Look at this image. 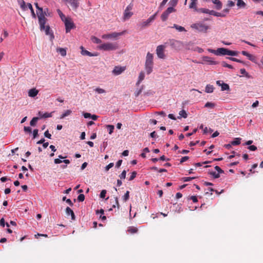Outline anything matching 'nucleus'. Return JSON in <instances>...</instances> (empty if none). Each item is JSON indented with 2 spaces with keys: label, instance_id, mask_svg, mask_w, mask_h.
<instances>
[{
  "label": "nucleus",
  "instance_id": "obj_2",
  "mask_svg": "<svg viewBox=\"0 0 263 263\" xmlns=\"http://www.w3.org/2000/svg\"><path fill=\"white\" fill-rule=\"evenodd\" d=\"M157 14V12L155 13L154 14L151 16L147 20H143L141 22H139L137 24V28L142 30L145 28L146 27H148L151 25V24L153 22V21L155 20L156 16Z\"/></svg>",
  "mask_w": 263,
  "mask_h": 263
},
{
  "label": "nucleus",
  "instance_id": "obj_1",
  "mask_svg": "<svg viewBox=\"0 0 263 263\" xmlns=\"http://www.w3.org/2000/svg\"><path fill=\"white\" fill-rule=\"evenodd\" d=\"M37 16L40 25V29H44L45 25L47 21V19L46 16H50V12H49V9L48 8H46L43 10V9L42 13L41 12L40 13H37Z\"/></svg>",
  "mask_w": 263,
  "mask_h": 263
},
{
  "label": "nucleus",
  "instance_id": "obj_32",
  "mask_svg": "<svg viewBox=\"0 0 263 263\" xmlns=\"http://www.w3.org/2000/svg\"><path fill=\"white\" fill-rule=\"evenodd\" d=\"M39 119L38 117H33L30 122V125L32 126H35Z\"/></svg>",
  "mask_w": 263,
  "mask_h": 263
},
{
  "label": "nucleus",
  "instance_id": "obj_8",
  "mask_svg": "<svg viewBox=\"0 0 263 263\" xmlns=\"http://www.w3.org/2000/svg\"><path fill=\"white\" fill-rule=\"evenodd\" d=\"M133 9V5L131 4L128 5L124 10L123 20L125 21L128 19L133 15V13L131 11Z\"/></svg>",
  "mask_w": 263,
  "mask_h": 263
},
{
  "label": "nucleus",
  "instance_id": "obj_26",
  "mask_svg": "<svg viewBox=\"0 0 263 263\" xmlns=\"http://www.w3.org/2000/svg\"><path fill=\"white\" fill-rule=\"evenodd\" d=\"M28 8L30 10L31 15L33 18H36V14L34 11V10L33 9L32 6L30 3H27V6Z\"/></svg>",
  "mask_w": 263,
  "mask_h": 263
},
{
  "label": "nucleus",
  "instance_id": "obj_61",
  "mask_svg": "<svg viewBox=\"0 0 263 263\" xmlns=\"http://www.w3.org/2000/svg\"><path fill=\"white\" fill-rule=\"evenodd\" d=\"M248 148L251 151H255L257 149V147L253 145L249 146Z\"/></svg>",
  "mask_w": 263,
  "mask_h": 263
},
{
  "label": "nucleus",
  "instance_id": "obj_22",
  "mask_svg": "<svg viewBox=\"0 0 263 263\" xmlns=\"http://www.w3.org/2000/svg\"><path fill=\"white\" fill-rule=\"evenodd\" d=\"M212 2L216 5V8L217 10H220L222 8V3L219 0H212Z\"/></svg>",
  "mask_w": 263,
  "mask_h": 263
},
{
  "label": "nucleus",
  "instance_id": "obj_6",
  "mask_svg": "<svg viewBox=\"0 0 263 263\" xmlns=\"http://www.w3.org/2000/svg\"><path fill=\"white\" fill-rule=\"evenodd\" d=\"M191 27L194 29L197 30L199 32L205 33L207 30L210 28L208 25H206L204 23L200 22L191 25Z\"/></svg>",
  "mask_w": 263,
  "mask_h": 263
},
{
  "label": "nucleus",
  "instance_id": "obj_24",
  "mask_svg": "<svg viewBox=\"0 0 263 263\" xmlns=\"http://www.w3.org/2000/svg\"><path fill=\"white\" fill-rule=\"evenodd\" d=\"M71 112H72V111L71 110H69V109L66 110V111H65L64 112H63L60 116V119H63L65 118L66 117L70 115L71 114Z\"/></svg>",
  "mask_w": 263,
  "mask_h": 263
},
{
  "label": "nucleus",
  "instance_id": "obj_30",
  "mask_svg": "<svg viewBox=\"0 0 263 263\" xmlns=\"http://www.w3.org/2000/svg\"><path fill=\"white\" fill-rule=\"evenodd\" d=\"M91 40L93 43L96 44H101L102 43V41L100 39L95 36H91Z\"/></svg>",
  "mask_w": 263,
  "mask_h": 263
},
{
  "label": "nucleus",
  "instance_id": "obj_18",
  "mask_svg": "<svg viewBox=\"0 0 263 263\" xmlns=\"http://www.w3.org/2000/svg\"><path fill=\"white\" fill-rule=\"evenodd\" d=\"M145 74L143 71H141L139 73L138 81L136 83V85L138 86L141 82L144 79Z\"/></svg>",
  "mask_w": 263,
  "mask_h": 263
},
{
  "label": "nucleus",
  "instance_id": "obj_48",
  "mask_svg": "<svg viewBox=\"0 0 263 263\" xmlns=\"http://www.w3.org/2000/svg\"><path fill=\"white\" fill-rule=\"evenodd\" d=\"M227 59H229L232 61H234V62H236L240 63H243V62L242 61H241L240 60L237 59L236 58H235L227 57Z\"/></svg>",
  "mask_w": 263,
  "mask_h": 263
},
{
  "label": "nucleus",
  "instance_id": "obj_9",
  "mask_svg": "<svg viewBox=\"0 0 263 263\" xmlns=\"http://www.w3.org/2000/svg\"><path fill=\"white\" fill-rule=\"evenodd\" d=\"M176 11V10L174 8H173L172 7H169L168 8H167V9L164 11L163 12V13L161 14V18L162 20V21H165L169 15L173 13V12H175Z\"/></svg>",
  "mask_w": 263,
  "mask_h": 263
},
{
  "label": "nucleus",
  "instance_id": "obj_31",
  "mask_svg": "<svg viewBox=\"0 0 263 263\" xmlns=\"http://www.w3.org/2000/svg\"><path fill=\"white\" fill-rule=\"evenodd\" d=\"M179 115L180 116V117H178V118H186L187 117V114L186 113V112L185 111V110H181L179 111Z\"/></svg>",
  "mask_w": 263,
  "mask_h": 263
},
{
  "label": "nucleus",
  "instance_id": "obj_28",
  "mask_svg": "<svg viewBox=\"0 0 263 263\" xmlns=\"http://www.w3.org/2000/svg\"><path fill=\"white\" fill-rule=\"evenodd\" d=\"M17 2L19 4L21 9L23 10H25L26 9V6L25 2L24 0H17Z\"/></svg>",
  "mask_w": 263,
  "mask_h": 263
},
{
  "label": "nucleus",
  "instance_id": "obj_36",
  "mask_svg": "<svg viewBox=\"0 0 263 263\" xmlns=\"http://www.w3.org/2000/svg\"><path fill=\"white\" fill-rule=\"evenodd\" d=\"M211 10L205 8H199L198 9L197 12L199 13H207L210 14Z\"/></svg>",
  "mask_w": 263,
  "mask_h": 263
},
{
  "label": "nucleus",
  "instance_id": "obj_17",
  "mask_svg": "<svg viewBox=\"0 0 263 263\" xmlns=\"http://www.w3.org/2000/svg\"><path fill=\"white\" fill-rule=\"evenodd\" d=\"M39 93V91L35 88H32L28 91V96L30 97H35Z\"/></svg>",
  "mask_w": 263,
  "mask_h": 263
},
{
  "label": "nucleus",
  "instance_id": "obj_25",
  "mask_svg": "<svg viewBox=\"0 0 263 263\" xmlns=\"http://www.w3.org/2000/svg\"><path fill=\"white\" fill-rule=\"evenodd\" d=\"M172 27L175 28L179 32L186 31L185 29L183 27L178 25L177 24H174L173 26Z\"/></svg>",
  "mask_w": 263,
  "mask_h": 263
},
{
  "label": "nucleus",
  "instance_id": "obj_43",
  "mask_svg": "<svg viewBox=\"0 0 263 263\" xmlns=\"http://www.w3.org/2000/svg\"><path fill=\"white\" fill-rule=\"evenodd\" d=\"M128 231L132 234H134L138 231V229L136 228L130 227L128 228Z\"/></svg>",
  "mask_w": 263,
  "mask_h": 263
},
{
  "label": "nucleus",
  "instance_id": "obj_10",
  "mask_svg": "<svg viewBox=\"0 0 263 263\" xmlns=\"http://www.w3.org/2000/svg\"><path fill=\"white\" fill-rule=\"evenodd\" d=\"M65 26L66 32L68 33L72 29L75 28V25L71 19L67 18L64 21H63Z\"/></svg>",
  "mask_w": 263,
  "mask_h": 263
},
{
  "label": "nucleus",
  "instance_id": "obj_59",
  "mask_svg": "<svg viewBox=\"0 0 263 263\" xmlns=\"http://www.w3.org/2000/svg\"><path fill=\"white\" fill-rule=\"evenodd\" d=\"M168 0H163L161 3L160 6L159 7V10H160L162 9V7L166 4Z\"/></svg>",
  "mask_w": 263,
  "mask_h": 263
},
{
  "label": "nucleus",
  "instance_id": "obj_46",
  "mask_svg": "<svg viewBox=\"0 0 263 263\" xmlns=\"http://www.w3.org/2000/svg\"><path fill=\"white\" fill-rule=\"evenodd\" d=\"M24 130L26 133L31 134L32 133V129L29 126H24Z\"/></svg>",
  "mask_w": 263,
  "mask_h": 263
},
{
  "label": "nucleus",
  "instance_id": "obj_38",
  "mask_svg": "<svg viewBox=\"0 0 263 263\" xmlns=\"http://www.w3.org/2000/svg\"><path fill=\"white\" fill-rule=\"evenodd\" d=\"M106 127L108 130L109 134L111 135L114 132L115 128L114 126L112 125H107Z\"/></svg>",
  "mask_w": 263,
  "mask_h": 263
},
{
  "label": "nucleus",
  "instance_id": "obj_29",
  "mask_svg": "<svg viewBox=\"0 0 263 263\" xmlns=\"http://www.w3.org/2000/svg\"><path fill=\"white\" fill-rule=\"evenodd\" d=\"M50 26L49 25H47L46 26L45 25V28L44 29H40L41 31H45V34L46 35H49L51 32H50Z\"/></svg>",
  "mask_w": 263,
  "mask_h": 263
},
{
  "label": "nucleus",
  "instance_id": "obj_12",
  "mask_svg": "<svg viewBox=\"0 0 263 263\" xmlns=\"http://www.w3.org/2000/svg\"><path fill=\"white\" fill-rule=\"evenodd\" d=\"M164 46L161 45L157 46L156 49V53L160 59H164L165 54L164 53Z\"/></svg>",
  "mask_w": 263,
  "mask_h": 263
},
{
  "label": "nucleus",
  "instance_id": "obj_45",
  "mask_svg": "<svg viewBox=\"0 0 263 263\" xmlns=\"http://www.w3.org/2000/svg\"><path fill=\"white\" fill-rule=\"evenodd\" d=\"M129 197V192L127 191H126L125 194L123 196V199L125 202H126L127 200H128Z\"/></svg>",
  "mask_w": 263,
  "mask_h": 263
},
{
  "label": "nucleus",
  "instance_id": "obj_13",
  "mask_svg": "<svg viewBox=\"0 0 263 263\" xmlns=\"http://www.w3.org/2000/svg\"><path fill=\"white\" fill-rule=\"evenodd\" d=\"M125 70V67L115 66L112 73L115 76H118L121 74Z\"/></svg>",
  "mask_w": 263,
  "mask_h": 263
},
{
  "label": "nucleus",
  "instance_id": "obj_27",
  "mask_svg": "<svg viewBox=\"0 0 263 263\" xmlns=\"http://www.w3.org/2000/svg\"><path fill=\"white\" fill-rule=\"evenodd\" d=\"M237 6L239 8H245L246 6V4L242 0H237Z\"/></svg>",
  "mask_w": 263,
  "mask_h": 263
},
{
  "label": "nucleus",
  "instance_id": "obj_64",
  "mask_svg": "<svg viewBox=\"0 0 263 263\" xmlns=\"http://www.w3.org/2000/svg\"><path fill=\"white\" fill-rule=\"evenodd\" d=\"M44 136H45V137H46V138H47L48 139H51V135L49 133V132H48V130H46L44 133Z\"/></svg>",
  "mask_w": 263,
  "mask_h": 263
},
{
  "label": "nucleus",
  "instance_id": "obj_40",
  "mask_svg": "<svg viewBox=\"0 0 263 263\" xmlns=\"http://www.w3.org/2000/svg\"><path fill=\"white\" fill-rule=\"evenodd\" d=\"M178 0H170L169 2V5H170V7H172L173 8H174L178 3Z\"/></svg>",
  "mask_w": 263,
  "mask_h": 263
},
{
  "label": "nucleus",
  "instance_id": "obj_41",
  "mask_svg": "<svg viewBox=\"0 0 263 263\" xmlns=\"http://www.w3.org/2000/svg\"><path fill=\"white\" fill-rule=\"evenodd\" d=\"M95 91L99 94L106 93V91L104 89L99 87L95 89Z\"/></svg>",
  "mask_w": 263,
  "mask_h": 263
},
{
  "label": "nucleus",
  "instance_id": "obj_3",
  "mask_svg": "<svg viewBox=\"0 0 263 263\" xmlns=\"http://www.w3.org/2000/svg\"><path fill=\"white\" fill-rule=\"evenodd\" d=\"M118 48V45L116 43L107 42L101 44L98 46V49L103 51L115 50Z\"/></svg>",
  "mask_w": 263,
  "mask_h": 263
},
{
  "label": "nucleus",
  "instance_id": "obj_21",
  "mask_svg": "<svg viewBox=\"0 0 263 263\" xmlns=\"http://www.w3.org/2000/svg\"><path fill=\"white\" fill-rule=\"evenodd\" d=\"M181 45V42L180 41L172 40H170V45L173 47H176V46H179Z\"/></svg>",
  "mask_w": 263,
  "mask_h": 263
},
{
  "label": "nucleus",
  "instance_id": "obj_7",
  "mask_svg": "<svg viewBox=\"0 0 263 263\" xmlns=\"http://www.w3.org/2000/svg\"><path fill=\"white\" fill-rule=\"evenodd\" d=\"M208 52L214 54L216 55H228V49L225 48H219L216 50H214L211 48L207 49Z\"/></svg>",
  "mask_w": 263,
  "mask_h": 263
},
{
  "label": "nucleus",
  "instance_id": "obj_62",
  "mask_svg": "<svg viewBox=\"0 0 263 263\" xmlns=\"http://www.w3.org/2000/svg\"><path fill=\"white\" fill-rule=\"evenodd\" d=\"M114 164V163H110L109 164H108L106 167H105V170L106 172H107L110 168L113 167Z\"/></svg>",
  "mask_w": 263,
  "mask_h": 263
},
{
  "label": "nucleus",
  "instance_id": "obj_57",
  "mask_svg": "<svg viewBox=\"0 0 263 263\" xmlns=\"http://www.w3.org/2000/svg\"><path fill=\"white\" fill-rule=\"evenodd\" d=\"M106 194V191L105 190H103L100 193V197L101 198H104L105 197Z\"/></svg>",
  "mask_w": 263,
  "mask_h": 263
},
{
  "label": "nucleus",
  "instance_id": "obj_49",
  "mask_svg": "<svg viewBox=\"0 0 263 263\" xmlns=\"http://www.w3.org/2000/svg\"><path fill=\"white\" fill-rule=\"evenodd\" d=\"M240 72L241 74L245 75V76L246 77H248V78L250 77L249 73L248 72H247L245 69H244V68L240 69Z\"/></svg>",
  "mask_w": 263,
  "mask_h": 263
},
{
  "label": "nucleus",
  "instance_id": "obj_55",
  "mask_svg": "<svg viewBox=\"0 0 263 263\" xmlns=\"http://www.w3.org/2000/svg\"><path fill=\"white\" fill-rule=\"evenodd\" d=\"M247 58L250 60L252 62H253L254 63L256 62L255 61V58L254 55L251 54H249L247 56Z\"/></svg>",
  "mask_w": 263,
  "mask_h": 263
},
{
  "label": "nucleus",
  "instance_id": "obj_51",
  "mask_svg": "<svg viewBox=\"0 0 263 263\" xmlns=\"http://www.w3.org/2000/svg\"><path fill=\"white\" fill-rule=\"evenodd\" d=\"M137 175V172L136 171H134L132 173L131 175L129 178V181H132L135 178Z\"/></svg>",
  "mask_w": 263,
  "mask_h": 263
},
{
  "label": "nucleus",
  "instance_id": "obj_11",
  "mask_svg": "<svg viewBox=\"0 0 263 263\" xmlns=\"http://www.w3.org/2000/svg\"><path fill=\"white\" fill-rule=\"evenodd\" d=\"M124 33V32H112L109 34H105L102 35V38L103 39H116L119 36L123 35Z\"/></svg>",
  "mask_w": 263,
  "mask_h": 263
},
{
  "label": "nucleus",
  "instance_id": "obj_14",
  "mask_svg": "<svg viewBox=\"0 0 263 263\" xmlns=\"http://www.w3.org/2000/svg\"><path fill=\"white\" fill-rule=\"evenodd\" d=\"M64 1L69 3L72 9L75 10L79 7V2L78 0H64Z\"/></svg>",
  "mask_w": 263,
  "mask_h": 263
},
{
  "label": "nucleus",
  "instance_id": "obj_15",
  "mask_svg": "<svg viewBox=\"0 0 263 263\" xmlns=\"http://www.w3.org/2000/svg\"><path fill=\"white\" fill-rule=\"evenodd\" d=\"M80 49H81V53L83 55H87L89 57H95L98 55V54L97 53H92L85 50L83 46H81Z\"/></svg>",
  "mask_w": 263,
  "mask_h": 263
},
{
  "label": "nucleus",
  "instance_id": "obj_16",
  "mask_svg": "<svg viewBox=\"0 0 263 263\" xmlns=\"http://www.w3.org/2000/svg\"><path fill=\"white\" fill-rule=\"evenodd\" d=\"M67 215H70L72 220H75L76 217L73 211L69 208L67 207L65 210Z\"/></svg>",
  "mask_w": 263,
  "mask_h": 263
},
{
  "label": "nucleus",
  "instance_id": "obj_5",
  "mask_svg": "<svg viewBox=\"0 0 263 263\" xmlns=\"http://www.w3.org/2000/svg\"><path fill=\"white\" fill-rule=\"evenodd\" d=\"M194 62L195 63L201 64L202 65L207 64L209 65H216L219 64V62L215 61L214 58H212L209 56H203L201 58V61Z\"/></svg>",
  "mask_w": 263,
  "mask_h": 263
},
{
  "label": "nucleus",
  "instance_id": "obj_42",
  "mask_svg": "<svg viewBox=\"0 0 263 263\" xmlns=\"http://www.w3.org/2000/svg\"><path fill=\"white\" fill-rule=\"evenodd\" d=\"M210 174L214 178H218L220 177V174L216 173L214 171H210L209 172Z\"/></svg>",
  "mask_w": 263,
  "mask_h": 263
},
{
  "label": "nucleus",
  "instance_id": "obj_47",
  "mask_svg": "<svg viewBox=\"0 0 263 263\" xmlns=\"http://www.w3.org/2000/svg\"><path fill=\"white\" fill-rule=\"evenodd\" d=\"M222 66L224 67H227V68H230V69H233V66H232L231 65H230L229 64H227L226 62H222Z\"/></svg>",
  "mask_w": 263,
  "mask_h": 263
},
{
  "label": "nucleus",
  "instance_id": "obj_53",
  "mask_svg": "<svg viewBox=\"0 0 263 263\" xmlns=\"http://www.w3.org/2000/svg\"><path fill=\"white\" fill-rule=\"evenodd\" d=\"M126 171L125 170H124L122 171L121 174L119 175V177L121 179H124L126 177Z\"/></svg>",
  "mask_w": 263,
  "mask_h": 263
},
{
  "label": "nucleus",
  "instance_id": "obj_34",
  "mask_svg": "<svg viewBox=\"0 0 263 263\" xmlns=\"http://www.w3.org/2000/svg\"><path fill=\"white\" fill-rule=\"evenodd\" d=\"M216 106V104L213 102H208L204 105V107L206 108H214Z\"/></svg>",
  "mask_w": 263,
  "mask_h": 263
},
{
  "label": "nucleus",
  "instance_id": "obj_37",
  "mask_svg": "<svg viewBox=\"0 0 263 263\" xmlns=\"http://www.w3.org/2000/svg\"><path fill=\"white\" fill-rule=\"evenodd\" d=\"M241 139L239 138H235L233 141H232L231 143L233 145H237L240 144Z\"/></svg>",
  "mask_w": 263,
  "mask_h": 263
},
{
  "label": "nucleus",
  "instance_id": "obj_23",
  "mask_svg": "<svg viewBox=\"0 0 263 263\" xmlns=\"http://www.w3.org/2000/svg\"><path fill=\"white\" fill-rule=\"evenodd\" d=\"M213 91H214V87L213 85H210V84L206 85V86H205V91L206 93H212L213 92Z\"/></svg>",
  "mask_w": 263,
  "mask_h": 263
},
{
  "label": "nucleus",
  "instance_id": "obj_39",
  "mask_svg": "<svg viewBox=\"0 0 263 263\" xmlns=\"http://www.w3.org/2000/svg\"><path fill=\"white\" fill-rule=\"evenodd\" d=\"M196 5H197V2H192V3L190 4V5L189 6V8L191 9H194V11L197 12V10L198 9H197V8L196 7Z\"/></svg>",
  "mask_w": 263,
  "mask_h": 263
},
{
  "label": "nucleus",
  "instance_id": "obj_54",
  "mask_svg": "<svg viewBox=\"0 0 263 263\" xmlns=\"http://www.w3.org/2000/svg\"><path fill=\"white\" fill-rule=\"evenodd\" d=\"M115 203L112 205V208H115L116 206H117V208L119 209V204L118 202V197L115 198Z\"/></svg>",
  "mask_w": 263,
  "mask_h": 263
},
{
  "label": "nucleus",
  "instance_id": "obj_58",
  "mask_svg": "<svg viewBox=\"0 0 263 263\" xmlns=\"http://www.w3.org/2000/svg\"><path fill=\"white\" fill-rule=\"evenodd\" d=\"M34 5L35 6L37 10V11H36V13H40L41 11L42 13V9H43V8L42 7H39V5H38V4L37 3H35L34 4Z\"/></svg>",
  "mask_w": 263,
  "mask_h": 263
},
{
  "label": "nucleus",
  "instance_id": "obj_50",
  "mask_svg": "<svg viewBox=\"0 0 263 263\" xmlns=\"http://www.w3.org/2000/svg\"><path fill=\"white\" fill-rule=\"evenodd\" d=\"M78 200L80 202H82L85 199V196L84 194H80L77 198Z\"/></svg>",
  "mask_w": 263,
  "mask_h": 263
},
{
  "label": "nucleus",
  "instance_id": "obj_19",
  "mask_svg": "<svg viewBox=\"0 0 263 263\" xmlns=\"http://www.w3.org/2000/svg\"><path fill=\"white\" fill-rule=\"evenodd\" d=\"M210 12V15H212L217 17H224L226 16V14H224L223 13L217 12L214 10H211Z\"/></svg>",
  "mask_w": 263,
  "mask_h": 263
},
{
  "label": "nucleus",
  "instance_id": "obj_56",
  "mask_svg": "<svg viewBox=\"0 0 263 263\" xmlns=\"http://www.w3.org/2000/svg\"><path fill=\"white\" fill-rule=\"evenodd\" d=\"M215 169L217 171V173L219 174H222L224 173V171L218 166H215Z\"/></svg>",
  "mask_w": 263,
  "mask_h": 263
},
{
  "label": "nucleus",
  "instance_id": "obj_52",
  "mask_svg": "<svg viewBox=\"0 0 263 263\" xmlns=\"http://www.w3.org/2000/svg\"><path fill=\"white\" fill-rule=\"evenodd\" d=\"M196 178V177H183L182 178V180L184 182H187L190 181Z\"/></svg>",
  "mask_w": 263,
  "mask_h": 263
},
{
  "label": "nucleus",
  "instance_id": "obj_33",
  "mask_svg": "<svg viewBox=\"0 0 263 263\" xmlns=\"http://www.w3.org/2000/svg\"><path fill=\"white\" fill-rule=\"evenodd\" d=\"M221 90L222 91L230 90L229 85L228 84L225 83H221Z\"/></svg>",
  "mask_w": 263,
  "mask_h": 263
},
{
  "label": "nucleus",
  "instance_id": "obj_63",
  "mask_svg": "<svg viewBox=\"0 0 263 263\" xmlns=\"http://www.w3.org/2000/svg\"><path fill=\"white\" fill-rule=\"evenodd\" d=\"M43 117L44 118L51 117H52V112H50V113L45 112L43 115Z\"/></svg>",
  "mask_w": 263,
  "mask_h": 263
},
{
  "label": "nucleus",
  "instance_id": "obj_60",
  "mask_svg": "<svg viewBox=\"0 0 263 263\" xmlns=\"http://www.w3.org/2000/svg\"><path fill=\"white\" fill-rule=\"evenodd\" d=\"M39 130L35 129L33 130V138L34 139L38 136Z\"/></svg>",
  "mask_w": 263,
  "mask_h": 263
},
{
  "label": "nucleus",
  "instance_id": "obj_44",
  "mask_svg": "<svg viewBox=\"0 0 263 263\" xmlns=\"http://www.w3.org/2000/svg\"><path fill=\"white\" fill-rule=\"evenodd\" d=\"M237 54H238V52L237 51L230 50L228 49V55L236 56L237 55Z\"/></svg>",
  "mask_w": 263,
  "mask_h": 263
},
{
  "label": "nucleus",
  "instance_id": "obj_35",
  "mask_svg": "<svg viewBox=\"0 0 263 263\" xmlns=\"http://www.w3.org/2000/svg\"><path fill=\"white\" fill-rule=\"evenodd\" d=\"M57 12L63 22L68 18L65 16V15L62 13V12L60 9H58Z\"/></svg>",
  "mask_w": 263,
  "mask_h": 263
},
{
  "label": "nucleus",
  "instance_id": "obj_4",
  "mask_svg": "<svg viewBox=\"0 0 263 263\" xmlns=\"http://www.w3.org/2000/svg\"><path fill=\"white\" fill-rule=\"evenodd\" d=\"M153 55L152 53L148 52L146 57L145 68L147 74H150L153 71Z\"/></svg>",
  "mask_w": 263,
  "mask_h": 263
},
{
  "label": "nucleus",
  "instance_id": "obj_20",
  "mask_svg": "<svg viewBox=\"0 0 263 263\" xmlns=\"http://www.w3.org/2000/svg\"><path fill=\"white\" fill-rule=\"evenodd\" d=\"M57 51L63 57H65L66 55L67 51L66 48H57Z\"/></svg>",
  "mask_w": 263,
  "mask_h": 263
}]
</instances>
